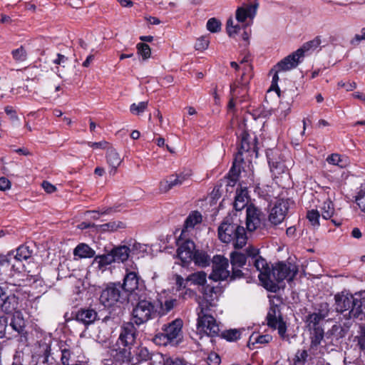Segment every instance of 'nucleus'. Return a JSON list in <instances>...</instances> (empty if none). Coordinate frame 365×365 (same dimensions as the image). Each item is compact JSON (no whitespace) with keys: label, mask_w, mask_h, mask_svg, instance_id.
<instances>
[{"label":"nucleus","mask_w":365,"mask_h":365,"mask_svg":"<svg viewBox=\"0 0 365 365\" xmlns=\"http://www.w3.org/2000/svg\"><path fill=\"white\" fill-rule=\"evenodd\" d=\"M220 292L219 287L205 285L200 290L202 296L198 299L197 329L199 332L209 336H217L220 331L219 325L215 319L208 314L210 308L215 306Z\"/></svg>","instance_id":"obj_1"},{"label":"nucleus","mask_w":365,"mask_h":365,"mask_svg":"<svg viewBox=\"0 0 365 365\" xmlns=\"http://www.w3.org/2000/svg\"><path fill=\"white\" fill-rule=\"evenodd\" d=\"M218 237L224 243H232L235 249L244 247L247 240L244 227L234 222L231 217H225L218 227Z\"/></svg>","instance_id":"obj_2"},{"label":"nucleus","mask_w":365,"mask_h":365,"mask_svg":"<svg viewBox=\"0 0 365 365\" xmlns=\"http://www.w3.org/2000/svg\"><path fill=\"white\" fill-rule=\"evenodd\" d=\"M25 284L23 278H11L6 282H0V309L6 313L11 314L18 308V297L15 292L20 291V287Z\"/></svg>","instance_id":"obj_3"},{"label":"nucleus","mask_w":365,"mask_h":365,"mask_svg":"<svg viewBox=\"0 0 365 365\" xmlns=\"http://www.w3.org/2000/svg\"><path fill=\"white\" fill-rule=\"evenodd\" d=\"M335 309L337 312H348L349 318H359L365 308V298L359 294H352L344 291L334 296Z\"/></svg>","instance_id":"obj_4"},{"label":"nucleus","mask_w":365,"mask_h":365,"mask_svg":"<svg viewBox=\"0 0 365 365\" xmlns=\"http://www.w3.org/2000/svg\"><path fill=\"white\" fill-rule=\"evenodd\" d=\"M248 255V264H253L256 270L259 272V279L264 287L272 292H277L278 287L269 279L271 270L267 261L259 256V250L252 246L247 248Z\"/></svg>","instance_id":"obj_5"},{"label":"nucleus","mask_w":365,"mask_h":365,"mask_svg":"<svg viewBox=\"0 0 365 365\" xmlns=\"http://www.w3.org/2000/svg\"><path fill=\"white\" fill-rule=\"evenodd\" d=\"M130 301H136L137 304L133 309V317L134 322L138 324H142L149 319L157 317V309L153 303L148 299V292L139 294V296L130 299Z\"/></svg>","instance_id":"obj_6"},{"label":"nucleus","mask_w":365,"mask_h":365,"mask_svg":"<svg viewBox=\"0 0 365 365\" xmlns=\"http://www.w3.org/2000/svg\"><path fill=\"white\" fill-rule=\"evenodd\" d=\"M298 273V266L290 262H279L272 266L269 279L277 287L279 290V283L287 279L288 282L293 280Z\"/></svg>","instance_id":"obj_7"},{"label":"nucleus","mask_w":365,"mask_h":365,"mask_svg":"<svg viewBox=\"0 0 365 365\" xmlns=\"http://www.w3.org/2000/svg\"><path fill=\"white\" fill-rule=\"evenodd\" d=\"M126 299H129L128 294L122 289L120 283H110L103 289L100 296L101 304L106 307L114 306L115 304L123 303Z\"/></svg>","instance_id":"obj_8"},{"label":"nucleus","mask_w":365,"mask_h":365,"mask_svg":"<svg viewBox=\"0 0 365 365\" xmlns=\"http://www.w3.org/2000/svg\"><path fill=\"white\" fill-rule=\"evenodd\" d=\"M121 287L123 290L128 294L129 299L139 296L143 290L147 292L145 286L140 284L139 277L135 272H130L125 274Z\"/></svg>","instance_id":"obj_9"},{"label":"nucleus","mask_w":365,"mask_h":365,"mask_svg":"<svg viewBox=\"0 0 365 365\" xmlns=\"http://www.w3.org/2000/svg\"><path fill=\"white\" fill-rule=\"evenodd\" d=\"M228 259L223 256L216 255L212 259V272L210 274V279L217 282L222 281L230 277Z\"/></svg>","instance_id":"obj_10"},{"label":"nucleus","mask_w":365,"mask_h":365,"mask_svg":"<svg viewBox=\"0 0 365 365\" xmlns=\"http://www.w3.org/2000/svg\"><path fill=\"white\" fill-rule=\"evenodd\" d=\"M267 325L269 327L277 329L279 336L282 339H287V325L283 321L281 312L276 306L270 307L267 315Z\"/></svg>","instance_id":"obj_11"},{"label":"nucleus","mask_w":365,"mask_h":365,"mask_svg":"<svg viewBox=\"0 0 365 365\" xmlns=\"http://www.w3.org/2000/svg\"><path fill=\"white\" fill-rule=\"evenodd\" d=\"M190 176V170L170 175L160 182L159 190L161 192H167L174 187L180 186L189 181Z\"/></svg>","instance_id":"obj_12"},{"label":"nucleus","mask_w":365,"mask_h":365,"mask_svg":"<svg viewBox=\"0 0 365 365\" xmlns=\"http://www.w3.org/2000/svg\"><path fill=\"white\" fill-rule=\"evenodd\" d=\"M118 346V349L110 351V358L104 360L105 365H121L123 363H131V349Z\"/></svg>","instance_id":"obj_13"},{"label":"nucleus","mask_w":365,"mask_h":365,"mask_svg":"<svg viewBox=\"0 0 365 365\" xmlns=\"http://www.w3.org/2000/svg\"><path fill=\"white\" fill-rule=\"evenodd\" d=\"M137 329L131 322H126L121 327L120 334L117 341L118 346H123L132 349L135 341Z\"/></svg>","instance_id":"obj_14"},{"label":"nucleus","mask_w":365,"mask_h":365,"mask_svg":"<svg viewBox=\"0 0 365 365\" xmlns=\"http://www.w3.org/2000/svg\"><path fill=\"white\" fill-rule=\"evenodd\" d=\"M287 211V201L283 199L277 200L270 210L269 221L274 225L280 224L284 220Z\"/></svg>","instance_id":"obj_15"},{"label":"nucleus","mask_w":365,"mask_h":365,"mask_svg":"<svg viewBox=\"0 0 365 365\" xmlns=\"http://www.w3.org/2000/svg\"><path fill=\"white\" fill-rule=\"evenodd\" d=\"M61 352V361L62 365H71L79 362L81 350L77 346H70L65 342L60 343Z\"/></svg>","instance_id":"obj_16"},{"label":"nucleus","mask_w":365,"mask_h":365,"mask_svg":"<svg viewBox=\"0 0 365 365\" xmlns=\"http://www.w3.org/2000/svg\"><path fill=\"white\" fill-rule=\"evenodd\" d=\"M10 322L9 324L11 327L13 336H24L26 334V321L24 319L23 313L19 310H15L12 313Z\"/></svg>","instance_id":"obj_17"},{"label":"nucleus","mask_w":365,"mask_h":365,"mask_svg":"<svg viewBox=\"0 0 365 365\" xmlns=\"http://www.w3.org/2000/svg\"><path fill=\"white\" fill-rule=\"evenodd\" d=\"M230 262L232 269V278L240 277L242 274L240 268L248 263V255L247 249L245 253L234 252L230 255Z\"/></svg>","instance_id":"obj_18"},{"label":"nucleus","mask_w":365,"mask_h":365,"mask_svg":"<svg viewBox=\"0 0 365 365\" xmlns=\"http://www.w3.org/2000/svg\"><path fill=\"white\" fill-rule=\"evenodd\" d=\"M178 244L179 247L178 248L177 252L179 258L183 263L190 262L195 252V243L190 240L182 241V240L180 238L178 240Z\"/></svg>","instance_id":"obj_19"},{"label":"nucleus","mask_w":365,"mask_h":365,"mask_svg":"<svg viewBox=\"0 0 365 365\" xmlns=\"http://www.w3.org/2000/svg\"><path fill=\"white\" fill-rule=\"evenodd\" d=\"M262 212L254 205L247 206L246 225L249 231H254L261 224Z\"/></svg>","instance_id":"obj_20"},{"label":"nucleus","mask_w":365,"mask_h":365,"mask_svg":"<svg viewBox=\"0 0 365 365\" xmlns=\"http://www.w3.org/2000/svg\"><path fill=\"white\" fill-rule=\"evenodd\" d=\"M259 3L255 1L252 4H245L236 10V19L238 23H244L247 19L252 20L257 14Z\"/></svg>","instance_id":"obj_21"},{"label":"nucleus","mask_w":365,"mask_h":365,"mask_svg":"<svg viewBox=\"0 0 365 365\" xmlns=\"http://www.w3.org/2000/svg\"><path fill=\"white\" fill-rule=\"evenodd\" d=\"M302 58L301 50H297L280 61L276 66L277 71H287L297 66L299 59Z\"/></svg>","instance_id":"obj_22"},{"label":"nucleus","mask_w":365,"mask_h":365,"mask_svg":"<svg viewBox=\"0 0 365 365\" xmlns=\"http://www.w3.org/2000/svg\"><path fill=\"white\" fill-rule=\"evenodd\" d=\"M310 331L309 351L312 354L316 355L320 351V344L324 337V331L322 327H317L309 329Z\"/></svg>","instance_id":"obj_23"},{"label":"nucleus","mask_w":365,"mask_h":365,"mask_svg":"<svg viewBox=\"0 0 365 365\" xmlns=\"http://www.w3.org/2000/svg\"><path fill=\"white\" fill-rule=\"evenodd\" d=\"M182 327V321L181 319H175L168 325H164L163 328V335L168 341H173L178 338L181 334Z\"/></svg>","instance_id":"obj_24"},{"label":"nucleus","mask_w":365,"mask_h":365,"mask_svg":"<svg viewBox=\"0 0 365 365\" xmlns=\"http://www.w3.org/2000/svg\"><path fill=\"white\" fill-rule=\"evenodd\" d=\"M240 148L236 156V160L240 159L242 160L241 156L244 153L250 151L251 149L255 148V145L254 143V140L255 138L252 139L250 134L247 133L245 130H242L240 134Z\"/></svg>","instance_id":"obj_25"},{"label":"nucleus","mask_w":365,"mask_h":365,"mask_svg":"<svg viewBox=\"0 0 365 365\" xmlns=\"http://www.w3.org/2000/svg\"><path fill=\"white\" fill-rule=\"evenodd\" d=\"M98 314L93 309H81L75 315V319L86 326L93 324L97 319Z\"/></svg>","instance_id":"obj_26"},{"label":"nucleus","mask_w":365,"mask_h":365,"mask_svg":"<svg viewBox=\"0 0 365 365\" xmlns=\"http://www.w3.org/2000/svg\"><path fill=\"white\" fill-rule=\"evenodd\" d=\"M248 192L246 187H240L236 190L233 207L237 211H240L247 205Z\"/></svg>","instance_id":"obj_27"},{"label":"nucleus","mask_w":365,"mask_h":365,"mask_svg":"<svg viewBox=\"0 0 365 365\" xmlns=\"http://www.w3.org/2000/svg\"><path fill=\"white\" fill-rule=\"evenodd\" d=\"M51 341L47 342L45 340H41L38 342V346L36 350V354L39 359H42L43 364H47L49 361V357L51 355Z\"/></svg>","instance_id":"obj_28"},{"label":"nucleus","mask_w":365,"mask_h":365,"mask_svg":"<svg viewBox=\"0 0 365 365\" xmlns=\"http://www.w3.org/2000/svg\"><path fill=\"white\" fill-rule=\"evenodd\" d=\"M106 159L107 163L111 167V170L110 173L113 171L114 174L118 167L120 165L122 159L116 150L111 147L108 148Z\"/></svg>","instance_id":"obj_29"},{"label":"nucleus","mask_w":365,"mask_h":365,"mask_svg":"<svg viewBox=\"0 0 365 365\" xmlns=\"http://www.w3.org/2000/svg\"><path fill=\"white\" fill-rule=\"evenodd\" d=\"M269 164L270 170L273 175L276 177L287 170V165L283 160H277L274 157L268 155Z\"/></svg>","instance_id":"obj_30"},{"label":"nucleus","mask_w":365,"mask_h":365,"mask_svg":"<svg viewBox=\"0 0 365 365\" xmlns=\"http://www.w3.org/2000/svg\"><path fill=\"white\" fill-rule=\"evenodd\" d=\"M73 255L78 258H91L95 255V251L88 245L81 243L74 249Z\"/></svg>","instance_id":"obj_31"},{"label":"nucleus","mask_w":365,"mask_h":365,"mask_svg":"<svg viewBox=\"0 0 365 365\" xmlns=\"http://www.w3.org/2000/svg\"><path fill=\"white\" fill-rule=\"evenodd\" d=\"M202 220V215L198 211L192 212L185 221V229L182 231L181 235H182L185 230L193 228L196 225L201 223Z\"/></svg>","instance_id":"obj_32"},{"label":"nucleus","mask_w":365,"mask_h":365,"mask_svg":"<svg viewBox=\"0 0 365 365\" xmlns=\"http://www.w3.org/2000/svg\"><path fill=\"white\" fill-rule=\"evenodd\" d=\"M111 252L113 257H115V262H124L128 259L130 255V249L128 247L123 245L113 249Z\"/></svg>","instance_id":"obj_33"},{"label":"nucleus","mask_w":365,"mask_h":365,"mask_svg":"<svg viewBox=\"0 0 365 365\" xmlns=\"http://www.w3.org/2000/svg\"><path fill=\"white\" fill-rule=\"evenodd\" d=\"M195 263L201 267H206L210 264V258L204 251L195 250L192 259Z\"/></svg>","instance_id":"obj_34"},{"label":"nucleus","mask_w":365,"mask_h":365,"mask_svg":"<svg viewBox=\"0 0 365 365\" xmlns=\"http://www.w3.org/2000/svg\"><path fill=\"white\" fill-rule=\"evenodd\" d=\"M324 319L319 316L318 314L315 312L309 313L308 315L305 317L304 322L307 324V327L308 329H313L317 327H322L319 323Z\"/></svg>","instance_id":"obj_35"},{"label":"nucleus","mask_w":365,"mask_h":365,"mask_svg":"<svg viewBox=\"0 0 365 365\" xmlns=\"http://www.w3.org/2000/svg\"><path fill=\"white\" fill-rule=\"evenodd\" d=\"M251 70L252 66L250 65H245L240 79L237 80L235 83H236L237 85L240 86L242 88H247L252 77Z\"/></svg>","instance_id":"obj_36"},{"label":"nucleus","mask_w":365,"mask_h":365,"mask_svg":"<svg viewBox=\"0 0 365 365\" xmlns=\"http://www.w3.org/2000/svg\"><path fill=\"white\" fill-rule=\"evenodd\" d=\"M322 215L325 220L331 219L334 213V207L332 201L328 198L321 206Z\"/></svg>","instance_id":"obj_37"},{"label":"nucleus","mask_w":365,"mask_h":365,"mask_svg":"<svg viewBox=\"0 0 365 365\" xmlns=\"http://www.w3.org/2000/svg\"><path fill=\"white\" fill-rule=\"evenodd\" d=\"M32 253L33 251L31 250L28 246L21 245L16 249L14 259L20 262L26 260L31 257Z\"/></svg>","instance_id":"obj_38"},{"label":"nucleus","mask_w":365,"mask_h":365,"mask_svg":"<svg viewBox=\"0 0 365 365\" xmlns=\"http://www.w3.org/2000/svg\"><path fill=\"white\" fill-rule=\"evenodd\" d=\"M187 281L203 287L206 282V273L204 272H194L187 277Z\"/></svg>","instance_id":"obj_39"},{"label":"nucleus","mask_w":365,"mask_h":365,"mask_svg":"<svg viewBox=\"0 0 365 365\" xmlns=\"http://www.w3.org/2000/svg\"><path fill=\"white\" fill-rule=\"evenodd\" d=\"M7 335H12L9 328V318L6 316H0V339L7 337Z\"/></svg>","instance_id":"obj_40"},{"label":"nucleus","mask_w":365,"mask_h":365,"mask_svg":"<svg viewBox=\"0 0 365 365\" xmlns=\"http://www.w3.org/2000/svg\"><path fill=\"white\" fill-rule=\"evenodd\" d=\"M95 261L98 264L100 267H103L112 264L113 262H115V257H113L112 252L106 255L97 256L95 258Z\"/></svg>","instance_id":"obj_41"},{"label":"nucleus","mask_w":365,"mask_h":365,"mask_svg":"<svg viewBox=\"0 0 365 365\" xmlns=\"http://www.w3.org/2000/svg\"><path fill=\"white\" fill-rule=\"evenodd\" d=\"M321 38L319 36L315 37L312 41H309L303 44V46L299 48L298 50H301L302 52V56L303 57L304 55V53L306 51H308L309 50H314L316 49L321 44Z\"/></svg>","instance_id":"obj_42"},{"label":"nucleus","mask_w":365,"mask_h":365,"mask_svg":"<svg viewBox=\"0 0 365 365\" xmlns=\"http://www.w3.org/2000/svg\"><path fill=\"white\" fill-rule=\"evenodd\" d=\"M354 341L357 342L356 346L361 351H363L365 355V327L363 326L359 327L358 335L355 336Z\"/></svg>","instance_id":"obj_43"},{"label":"nucleus","mask_w":365,"mask_h":365,"mask_svg":"<svg viewBox=\"0 0 365 365\" xmlns=\"http://www.w3.org/2000/svg\"><path fill=\"white\" fill-rule=\"evenodd\" d=\"M240 173V165H237L236 162L233 163L232 167L229 172V182L228 185L233 186L237 181Z\"/></svg>","instance_id":"obj_44"},{"label":"nucleus","mask_w":365,"mask_h":365,"mask_svg":"<svg viewBox=\"0 0 365 365\" xmlns=\"http://www.w3.org/2000/svg\"><path fill=\"white\" fill-rule=\"evenodd\" d=\"M247 93V88H242L240 86L237 85L236 83L230 86V95L235 99H237L240 96L243 97Z\"/></svg>","instance_id":"obj_45"},{"label":"nucleus","mask_w":365,"mask_h":365,"mask_svg":"<svg viewBox=\"0 0 365 365\" xmlns=\"http://www.w3.org/2000/svg\"><path fill=\"white\" fill-rule=\"evenodd\" d=\"M175 299H168L165 300L164 304L161 303L160 310L158 312L157 311V316H162L166 314L168 312H169L171 309H173L174 306L175 305Z\"/></svg>","instance_id":"obj_46"},{"label":"nucleus","mask_w":365,"mask_h":365,"mask_svg":"<svg viewBox=\"0 0 365 365\" xmlns=\"http://www.w3.org/2000/svg\"><path fill=\"white\" fill-rule=\"evenodd\" d=\"M308 357V353L306 349L298 350L293 359V364L294 365H301L304 364Z\"/></svg>","instance_id":"obj_47"},{"label":"nucleus","mask_w":365,"mask_h":365,"mask_svg":"<svg viewBox=\"0 0 365 365\" xmlns=\"http://www.w3.org/2000/svg\"><path fill=\"white\" fill-rule=\"evenodd\" d=\"M307 217L314 227L319 226L320 214L317 210H312L307 212Z\"/></svg>","instance_id":"obj_48"},{"label":"nucleus","mask_w":365,"mask_h":365,"mask_svg":"<svg viewBox=\"0 0 365 365\" xmlns=\"http://www.w3.org/2000/svg\"><path fill=\"white\" fill-rule=\"evenodd\" d=\"M138 53L140 55L143 60H146L150 56L151 51L150 46L145 43L137 44Z\"/></svg>","instance_id":"obj_49"},{"label":"nucleus","mask_w":365,"mask_h":365,"mask_svg":"<svg viewBox=\"0 0 365 365\" xmlns=\"http://www.w3.org/2000/svg\"><path fill=\"white\" fill-rule=\"evenodd\" d=\"M101 229L103 231H115L120 228H124L125 225L122 222H110L101 225Z\"/></svg>","instance_id":"obj_50"},{"label":"nucleus","mask_w":365,"mask_h":365,"mask_svg":"<svg viewBox=\"0 0 365 365\" xmlns=\"http://www.w3.org/2000/svg\"><path fill=\"white\" fill-rule=\"evenodd\" d=\"M11 54L14 59L16 61H24L27 57V53L23 46L14 50Z\"/></svg>","instance_id":"obj_51"},{"label":"nucleus","mask_w":365,"mask_h":365,"mask_svg":"<svg viewBox=\"0 0 365 365\" xmlns=\"http://www.w3.org/2000/svg\"><path fill=\"white\" fill-rule=\"evenodd\" d=\"M148 106V102L146 101H142L139 103H133L130 107V110L133 114L135 115H139L140 113H142L145 111V110L147 108Z\"/></svg>","instance_id":"obj_52"},{"label":"nucleus","mask_w":365,"mask_h":365,"mask_svg":"<svg viewBox=\"0 0 365 365\" xmlns=\"http://www.w3.org/2000/svg\"><path fill=\"white\" fill-rule=\"evenodd\" d=\"M226 29L229 36L232 37L238 33L240 27L238 24L234 25V21L230 18L227 21Z\"/></svg>","instance_id":"obj_53"},{"label":"nucleus","mask_w":365,"mask_h":365,"mask_svg":"<svg viewBox=\"0 0 365 365\" xmlns=\"http://www.w3.org/2000/svg\"><path fill=\"white\" fill-rule=\"evenodd\" d=\"M221 23L215 18H211L207 21V29L210 32L215 33L220 31Z\"/></svg>","instance_id":"obj_54"},{"label":"nucleus","mask_w":365,"mask_h":365,"mask_svg":"<svg viewBox=\"0 0 365 365\" xmlns=\"http://www.w3.org/2000/svg\"><path fill=\"white\" fill-rule=\"evenodd\" d=\"M240 333L237 329H230L222 333V336L227 341H235L240 338Z\"/></svg>","instance_id":"obj_55"},{"label":"nucleus","mask_w":365,"mask_h":365,"mask_svg":"<svg viewBox=\"0 0 365 365\" xmlns=\"http://www.w3.org/2000/svg\"><path fill=\"white\" fill-rule=\"evenodd\" d=\"M317 312H315L316 314H318L319 316H321L323 319L326 318L329 313V305L327 302H322L318 304Z\"/></svg>","instance_id":"obj_56"},{"label":"nucleus","mask_w":365,"mask_h":365,"mask_svg":"<svg viewBox=\"0 0 365 365\" xmlns=\"http://www.w3.org/2000/svg\"><path fill=\"white\" fill-rule=\"evenodd\" d=\"M274 70L275 71V73L272 77V85H271L269 89L274 90L276 91V93H277V95L279 96H280V89L277 85V83L279 81V76H278L279 71H277V68H275V67L272 70V71Z\"/></svg>","instance_id":"obj_57"},{"label":"nucleus","mask_w":365,"mask_h":365,"mask_svg":"<svg viewBox=\"0 0 365 365\" xmlns=\"http://www.w3.org/2000/svg\"><path fill=\"white\" fill-rule=\"evenodd\" d=\"M209 46V40L206 37H201L197 40L195 43V48L199 51H204Z\"/></svg>","instance_id":"obj_58"},{"label":"nucleus","mask_w":365,"mask_h":365,"mask_svg":"<svg viewBox=\"0 0 365 365\" xmlns=\"http://www.w3.org/2000/svg\"><path fill=\"white\" fill-rule=\"evenodd\" d=\"M356 202L360 209L365 212V191L364 190H360L356 197Z\"/></svg>","instance_id":"obj_59"},{"label":"nucleus","mask_w":365,"mask_h":365,"mask_svg":"<svg viewBox=\"0 0 365 365\" xmlns=\"http://www.w3.org/2000/svg\"><path fill=\"white\" fill-rule=\"evenodd\" d=\"M327 162L330 164L339 165L340 167H342L343 165L340 164L341 160V156L339 154L334 153L329 155L327 159Z\"/></svg>","instance_id":"obj_60"},{"label":"nucleus","mask_w":365,"mask_h":365,"mask_svg":"<svg viewBox=\"0 0 365 365\" xmlns=\"http://www.w3.org/2000/svg\"><path fill=\"white\" fill-rule=\"evenodd\" d=\"M11 254H9L7 256L0 255V268L9 269L11 267V260L9 257Z\"/></svg>","instance_id":"obj_61"},{"label":"nucleus","mask_w":365,"mask_h":365,"mask_svg":"<svg viewBox=\"0 0 365 365\" xmlns=\"http://www.w3.org/2000/svg\"><path fill=\"white\" fill-rule=\"evenodd\" d=\"M164 365H187V364L185 360L179 358H169L166 359V361L164 363Z\"/></svg>","instance_id":"obj_62"},{"label":"nucleus","mask_w":365,"mask_h":365,"mask_svg":"<svg viewBox=\"0 0 365 365\" xmlns=\"http://www.w3.org/2000/svg\"><path fill=\"white\" fill-rule=\"evenodd\" d=\"M137 354L140 360L147 361L150 359V354L148 350L145 347H140L138 349Z\"/></svg>","instance_id":"obj_63"},{"label":"nucleus","mask_w":365,"mask_h":365,"mask_svg":"<svg viewBox=\"0 0 365 365\" xmlns=\"http://www.w3.org/2000/svg\"><path fill=\"white\" fill-rule=\"evenodd\" d=\"M220 363V358L216 353H211L207 357L209 365H218Z\"/></svg>","instance_id":"obj_64"}]
</instances>
